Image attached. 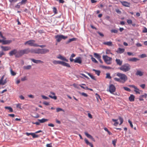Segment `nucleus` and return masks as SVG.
<instances>
[{
    "label": "nucleus",
    "instance_id": "1",
    "mask_svg": "<svg viewBox=\"0 0 147 147\" xmlns=\"http://www.w3.org/2000/svg\"><path fill=\"white\" fill-rule=\"evenodd\" d=\"M131 68V66L128 63H125L122 65L119 69L121 70L126 72L129 70Z\"/></svg>",
    "mask_w": 147,
    "mask_h": 147
},
{
    "label": "nucleus",
    "instance_id": "2",
    "mask_svg": "<svg viewBox=\"0 0 147 147\" xmlns=\"http://www.w3.org/2000/svg\"><path fill=\"white\" fill-rule=\"evenodd\" d=\"M117 76L120 77L121 83H124L127 80V76L124 74L118 73L117 74Z\"/></svg>",
    "mask_w": 147,
    "mask_h": 147
},
{
    "label": "nucleus",
    "instance_id": "3",
    "mask_svg": "<svg viewBox=\"0 0 147 147\" xmlns=\"http://www.w3.org/2000/svg\"><path fill=\"white\" fill-rule=\"evenodd\" d=\"M9 55L10 56L13 55L15 56L16 58H19L20 56H19V51H18L16 49H14L10 51L9 53Z\"/></svg>",
    "mask_w": 147,
    "mask_h": 147
},
{
    "label": "nucleus",
    "instance_id": "4",
    "mask_svg": "<svg viewBox=\"0 0 147 147\" xmlns=\"http://www.w3.org/2000/svg\"><path fill=\"white\" fill-rule=\"evenodd\" d=\"M55 38L57 42H60L63 39L65 40L68 38L67 36H64L62 35H57L55 36Z\"/></svg>",
    "mask_w": 147,
    "mask_h": 147
},
{
    "label": "nucleus",
    "instance_id": "5",
    "mask_svg": "<svg viewBox=\"0 0 147 147\" xmlns=\"http://www.w3.org/2000/svg\"><path fill=\"white\" fill-rule=\"evenodd\" d=\"M31 53V50L29 48L25 49L24 50H20L19 51V56L20 57L22 56L24 54H27L29 53Z\"/></svg>",
    "mask_w": 147,
    "mask_h": 147
},
{
    "label": "nucleus",
    "instance_id": "6",
    "mask_svg": "<svg viewBox=\"0 0 147 147\" xmlns=\"http://www.w3.org/2000/svg\"><path fill=\"white\" fill-rule=\"evenodd\" d=\"M103 58L105 63L107 64H111V61L112 59L111 58L108 57L107 55H103Z\"/></svg>",
    "mask_w": 147,
    "mask_h": 147
},
{
    "label": "nucleus",
    "instance_id": "7",
    "mask_svg": "<svg viewBox=\"0 0 147 147\" xmlns=\"http://www.w3.org/2000/svg\"><path fill=\"white\" fill-rule=\"evenodd\" d=\"M35 42V41L33 40H30L28 41H27L25 42L24 43L25 45H26V44H28L29 45L31 46H34L36 47L37 45V44L35 43L34 42Z\"/></svg>",
    "mask_w": 147,
    "mask_h": 147
},
{
    "label": "nucleus",
    "instance_id": "8",
    "mask_svg": "<svg viewBox=\"0 0 147 147\" xmlns=\"http://www.w3.org/2000/svg\"><path fill=\"white\" fill-rule=\"evenodd\" d=\"M115 90L116 88L113 85L111 84L109 86V90L111 93H113L115 92Z\"/></svg>",
    "mask_w": 147,
    "mask_h": 147
},
{
    "label": "nucleus",
    "instance_id": "9",
    "mask_svg": "<svg viewBox=\"0 0 147 147\" xmlns=\"http://www.w3.org/2000/svg\"><path fill=\"white\" fill-rule=\"evenodd\" d=\"M121 4L123 6L127 7H129L130 6V3L126 1H120Z\"/></svg>",
    "mask_w": 147,
    "mask_h": 147
},
{
    "label": "nucleus",
    "instance_id": "10",
    "mask_svg": "<svg viewBox=\"0 0 147 147\" xmlns=\"http://www.w3.org/2000/svg\"><path fill=\"white\" fill-rule=\"evenodd\" d=\"M31 53H35L38 54H41V49H31Z\"/></svg>",
    "mask_w": 147,
    "mask_h": 147
},
{
    "label": "nucleus",
    "instance_id": "11",
    "mask_svg": "<svg viewBox=\"0 0 147 147\" xmlns=\"http://www.w3.org/2000/svg\"><path fill=\"white\" fill-rule=\"evenodd\" d=\"M0 47L2 49V50L4 51H7L11 49V47L9 46H0Z\"/></svg>",
    "mask_w": 147,
    "mask_h": 147
},
{
    "label": "nucleus",
    "instance_id": "12",
    "mask_svg": "<svg viewBox=\"0 0 147 147\" xmlns=\"http://www.w3.org/2000/svg\"><path fill=\"white\" fill-rule=\"evenodd\" d=\"M74 62L75 63H77L79 64H81L82 63V60L80 57H78L74 59Z\"/></svg>",
    "mask_w": 147,
    "mask_h": 147
},
{
    "label": "nucleus",
    "instance_id": "13",
    "mask_svg": "<svg viewBox=\"0 0 147 147\" xmlns=\"http://www.w3.org/2000/svg\"><path fill=\"white\" fill-rule=\"evenodd\" d=\"M12 42L11 40H2V44L3 45H8L11 43Z\"/></svg>",
    "mask_w": 147,
    "mask_h": 147
},
{
    "label": "nucleus",
    "instance_id": "14",
    "mask_svg": "<svg viewBox=\"0 0 147 147\" xmlns=\"http://www.w3.org/2000/svg\"><path fill=\"white\" fill-rule=\"evenodd\" d=\"M30 59L34 63L36 64L42 63H43V62L42 61L40 60H36L34 59Z\"/></svg>",
    "mask_w": 147,
    "mask_h": 147
},
{
    "label": "nucleus",
    "instance_id": "15",
    "mask_svg": "<svg viewBox=\"0 0 147 147\" xmlns=\"http://www.w3.org/2000/svg\"><path fill=\"white\" fill-rule=\"evenodd\" d=\"M49 50L47 49H41V54H46L49 52Z\"/></svg>",
    "mask_w": 147,
    "mask_h": 147
},
{
    "label": "nucleus",
    "instance_id": "16",
    "mask_svg": "<svg viewBox=\"0 0 147 147\" xmlns=\"http://www.w3.org/2000/svg\"><path fill=\"white\" fill-rule=\"evenodd\" d=\"M115 61L117 65L119 66L121 65L123 63L122 60H121L119 59H116L115 60Z\"/></svg>",
    "mask_w": 147,
    "mask_h": 147
},
{
    "label": "nucleus",
    "instance_id": "17",
    "mask_svg": "<svg viewBox=\"0 0 147 147\" xmlns=\"http://www.w3.org/2000/svg\"><path fill=\"white\" fill-rule=\"evenodd\" d=\"M57 58L58 59H60L62 60L65 61L66 62H68V60L66 59V58L61 56V55H59L57 57Z\"/></svg>",
    "mask_w": 147,
    "mask_h": 147
},
{
    "label": "nucleus",
    "instance_id": "18",
    "mask_svg": "<svg viewBox=\"0 0 147 147\" xmlns=\"http://www.w3.org/2000/svg\"><path fill=\"white\" fill-rule=\"evenodd\" d=\"M128 61H129L136 62L137 61H138L139 59L135 57H133L128 59Z\"/></svg>",
    "mask_w": 147,
    "mask_h": 147
},
{
    "label": "nucleus",
    "instance_id": "19",
    "mask_svg": "<svg viewBox=\"0 0 147 147\" xmlns=\"http://www.w3.org/2000/svg\"><path fill=\"white\" fill-rule=\"evenodd\" d=\"M50 93L51 94H52L54 96H53L52 95H49V97H50L51 98L55 100H56L57 99V97L55 95V94L54 92H50Z\"/></svg>",
    "mask_w": 147,
    "mask_h": 147
},
{
    "label": "nucleus",
    "instance_id": "20",
    "mask_svg": "<svg viewBox=\"0 0 147 147\" xmlns=\"http://www.w3.org/2000/svg\"><path fill=\"white\" fill-rule=\"evenodd\" d=\"M85 134L88 138L91 139L93 141H95L94 138L92 136L89 134L88 133L85 132Z\"/></svg>",
    "mask_w": 147,
    "mask_h": 147
},
{
    "label": "nucleus",
    "instance_id": "21",
    "mask_svg": "<svg viewBox=\"0 0 147 147\" xmlns=\"http://www.w3.org/2000/svg\"><path fill=\"white\" fill-rule=\"evenodd\" d=\"M61 65L63 66H66L68 67H70V66L68 63H66L63 61L61 62Z\"/></svg>",
    "mask_w": 147,
    "mask_h": 147
},
{
    "label": "nucleus",
    "instance_id": "22",
    "mask_svg": "<svg viewBox=\"0 0 147 147\" xmlns=\"http://www.w3.org/2000/svg\"><path fill=\"white\" fill-rule=\"evenodd\" d=\"M134 98L135 96L132 94L130 95L129 98V100L131 102L134 101Z\"/></svg>",
    "mask_w": 147,
    "mask_h": 147
},
{
    "label": "nucleus",
    "instance_id": "23",
    "mask_svg": "<svg viewBox=\"0 0 147 147\" xmlns=\"http://www.w3.org/2000/svg\"><path fill=\"white\" fill-rule=\"evenodd\" d=\"M38 121H39L40 123H42L45 122L47 121H48V119H45L44 118H43L41 119H38Z\"/></svg>",
    "mask_w": 147,
    "mask_h": 147
},
{
    "label": "nucleus",
    "instance_id": "24",
    "mask_svg": "<svg viewBox=\"0 0 147 147\" xmlns=\"http://www.w3.org/2000/svg\"><path fill=\"white\" fill-rule=\"evenodd\" d=\"M76 40V38H70V39H69V40L68 41H67L66 42V44H68L69 43V42H70L72 41Z\"/></svg>",
    "mask_w": 147,
    "mask_h": 147
},
{
    "label": "nucleus",
    "instance_id": "25",
    "mask_svg": "<svg viewBox=\"0 0 147 147\" xmlns=\"http://www.w3.org/2000/svg\"><path fill=\"white\" fill-rule=\"evenodd\" d=\"M137 75H139L140 76H142L143 75V73L141 71H137L136 73Z\"/></svg>",
    "mask_w": 147,
    "mask_h": 147
},
{
    "label": "nucleus",
    "instance_id": "26",
    "mask_svg": "<svg viewBox=\"0 0 147 147\" xmlns=\"http://www.w3.org/2000/svg\"><path fill=\"white\" fill-rule=\"evenodd\" d=\"M32 66L30 65H28L27 66H24L23 67V68L25 69L28 70L31 69Z\"/></svg>",
    "mask_w": 147,
    "mask_h": 147
},
{
    "label": "nucleus",
    "instance_id": "27",
    "mask_svg": "<svg viewBox=\"0 0 147 147\" xmlns=\"http://www.w3.org/2000/svg\"><path fill=\"white\" fill-rule=\"evenodd\" d=\"M103 44L104 45H107L108 46H111L112 45V42L111 41L105 42L103 43Z\"/></svg>",
    "mask_w": 147,
    "mask_h": 147
},
{
    "label": "nucleus",
    "instance_id": "28",
    "mask_svg": "<svg viewBox=\"0 0 147 147\" xmlns=\"http://www.w3.org/2000/svg\"><path fill=\"white\" fill-rule=\"evenodd\" d=\"M61 62L62 61H61L54 60L53 61V63L55 64H60L61 65Z\"/></svg>",
    "mask_w": 147,
    "mask_h": 147
},
{
    "label": "nucleus",
    "instance_id": "29",
    "mask_svg": "<svg viewBox=\"0 0 147 147\" xmlns=\"http://www.w3.org/2000/svg\"><path fill=\"white\" fill-rule=\"evenodd\" d=\"M92 70L95 72V74H97L98 76H99L100 73V71L99 70H97L95 69H93Z\"/></svg>",
    "mask_w": 147,
    "mask_h": 147
},
{
    "label": "nucleus",
    "instance_id": "30",
    "mask_svg": "<svg viewBox=\"0 0 147 147\" xmlns=\"http://www.w3.org/2000/svg\"><path fill=\"white\" fill-rule=\"evenodd\" d=\"M118 50L119 51V53L121 54L123 53L124 52L125 49L119 48H118Z\"/></svg>",
    "mask_w": 147,
    "mask_h": 147
},
{
    "label": "nucleus",
    "instance_id": "31",
    "mask_svg": "<svg viewBox=\"0 0 147 147\" xmlns=\"http://www.w3.org/2000/svg\"><path fill=\"white\" fill-rule=\"evenodd\" d=\"M94 57L97 59H100L101 57V56L98 54L95 53L94 54Z\"/></svg>",
    "mask_w": 147,
    "mask_h": 147
},
{
    "label": "nucleus",
    "instance_id": "32",
    "mask_svg": "<svg viewBox=\"0 0 147 147\" xmlns=\"http://www.w3.org/2000/svg\"><path fill=\"white\" fill-rule=\"evenodd\" d=\"M5 108L6 109H7L9 110L10 112H11L13 111V109L10 107H5Z\"/></svg>",
    "mask_w": 147,
    "mask_h": 147
},
{
    "label": "nucleus",
    "instance_id": "33",
    "mask_svg": "<svg viewBox=\"0 0 147 147\" xmlns=\"http://www.w3.org/2000/svg\"><path fill=\"white\" fill-rule=\"evenodd\" d=\"M10 71L11 75L12 76H14L16 74V73L13 71L12 68H10Z\"/></svg>",
    "mask_w": 147,
    "mask_h": 147
},
{
    "label": "nucleus",
    "instance_id": "34",
    "mask_svg": "<svg viewBox=\"0 0 147 147\" xmlns=\"http://www.w3.org/2000/svg\"><path fill=\"white\" fill-rule=\"evenodd\" d=\"M100 67H102V68L105 69H111V67L109 66H106L104 65H102L100 66Z\"/></svg>",
    "mask_w": 147,
    "mask_h": 147
},
{
    "label": "nucleus",
    "instance_id": "35",
    "mask_svg": "<svg viewBox=\"0 0 147 147\" xmlns=\"http://www.w3.org/2000/svg\"><path fill=\"white\" fill-rule=\"evenodd\" d=\"M27 0H22L21 2L19 3L20 5H22V4H25L27 1Z\"/></svg>",
    "mask_w": 147,
    "mask_h": 147
},
{
    "label": "nucleus",
    "instance_id": "36",
    "mask_svg": "<svg viewBox=\"0 0 147 147\" xmlns=\"http://www.w3.org/2000/svg\"><path fill=\"white\" fill-rule=\"evenodd\" d=\"M87 74L92 79H93L94 80H96V79L95 78V77L93 75H91L90 73H87Z\"/></svg>",
    "mask_w": 147,
    "mask_h": 147
},
{
    "label": "nucleus",
    "instance_id": "37",
    "mask_svg": "<svg viewBox=\"0 0 147 147\" xmlns=\"http://www.w3.org/2000/svg\"><path fill=\"white\" fill-rule=\"evenodd\" d=\"M84 141H85L86 143L87 144L89 145L90 146L92 144L89 142L87 139L86 138H85L84 139Z\"/></svg>",
    "mask_w": 147,
    "mask_h": 147
},
{
    "label": "nucleus",
    "instance_id": "38",
    "mask_svg": "<svg viewBox=\"0 0 147 147\" xmlns=\"http://www.w3.org/2000/svg\"><path fill=\"white\" fill-rule=\"evenodd\" d=\"M104 129L105 131H106L107 132V133H108V134H109V135H112V134L111 133L110 131H109L108 130V129L107 128H106V127Z\"/></svg>",
    "mask_w": 147,
    "mask_h": 147
},
{
    "label": "nucleus",
    "instance_id": "39",
    "mask_svg": "<svg viewBox=\"0 0 147 147\" xmlns=\"http://www.w3.org/2000/svg\"><path fill=\"white\" fill-rule=\"evenodd\" d=\"M79 93L80 94L82 95V96H83L85 97H87L88 96V95L86 93H85L84 92L81 93L80 92Z\"/></svg>",
    "mask_w": 147,
    "mask_h": 147
},
{
    "label": "nucleus",
    "instance_id": "40",
    "mask_svg": "<svg viewBox=\"0 0 147 147\" xmlns=\"http://www.w3.org/2000/svg\"><path fill=\"white\" fill-rule=\"evenodd\" d=\"M119 121H120V123L119 124V125H121L123 123V119L122 118H121V117H119Z\"/></svg>",
    "mask_w": 147,
    "mask_h": 147
},
{
    "label": "nucleus",
    "instance_id": "41",
    "mask_svg": "<svg viewBox=\"0 0 147 147\" xmlns=\"http://www.w3.org/2000/svg\"><path fill=\"white\" fill-rule=\"evenodd\" d=\"M106 78H109V79H111V77L110 76V74L109 73L106 74Z\"/></svg>",
    "mask_w": 147,
    "mask_h": 147
},
{
    "label": "nucleus",
    "instance_id": "42",
    "mask_svg": "<svg viewBox=\"0 0 147 147\" xmlns=\"http://www.w3.org/2000/svg\"><path fill=\"white\" fill-rule=\"evenodd\" d=\"M129 86L130 87H131L132 88H134L135 90H139V89L137 88V87L135 86L134 85H130Z\"/></svg>",
    "mask_w": 147,
    "mask_h": 147
},
{
    "label": "nucleus",
    "instance_id": "43",
    "mask_svg": "<svg viewBox=\"0 0 147 147\" xmlns=\"http://www.w3.org/2000/svg\"><path fill=\"white\" fill-rule=\"evenodd\" d=\"M111 33H117L118 32V30L115 29H112L111 31Z\"/></svg>",
    "mask_w": 147,
    "mask_h": 147
},
{
    "label": "nucleus",
    "instance_id": "44",
    "mask_svg": "<svg viewBox=\"0 0 147 147\" xmlns=\"http://www.w3.org/2000/svg\"><path fill=\"white\" fill-rule=\"evenodd\" d=\"M117 141V139H115L112 141V144L114 146H116V143Z\"/></svg>",
    "mask_w": 147,
    "mask_h": 147
},
{
    "label": "nucleus",
    "instance_id": "45",
    "mask_svg": "<svg viewBox=\"0 0 147 147\" xmlns=\"http://www.w3.org/2000/svg\"><path fill=\"white\" fill-rule=\"evenodd\" d=\"M56 111H57V112H59L60 111H63V112L64 111V110L63 109H62L61 108H57Z\"/></svg>",
    "mask_w": 147,
    "mask_h": 147
},
{
    "label": "nucleus",
    "instance_id": "46",
    "mask_svg": "<svg viewBox=\"0 0 147 147\" xmlns=\"http://www.w3.org/2000/svg\"><path fill=\"white\" fill-rule=\"evenodd\" d=\"M53 11L55 14H57V10L56 8L55 7H53Z\"/></svg>",
    "mask_w": 147,
    "mask_h": 147
},
{
    "label": "nucleus",
    "instance_id": "47",
    "mask_svg": "<svg viewBox=\"0 0 147 147\" xmlns=\"http://www.w3.org/2000/svg\"><path fill=\"white\" fill-rule=\"evenodd\" d=\"M114 80L115 81L118 82L120 83H121V80L120 79V78H114Z\"/></svg>",
    "mask_w": 147,
    "mask_h": 147
},
{
    "label": "nucleus",
    "instance_id": "48",
    "mask_svg": "<svg viewBox=\"0 0 147 147\" xmlns=\"http://www.w3.org/2000/svg\"><path fill=\"white\" fill-rule=\"evenodd\" d=\"M91 59L92 61L95 63H98V62L97 61V60L94 57H92L91 58Z\"/></svg>",
    "mask_w": 147,
    "mask_h": 147
},
{
    "label": "nucleus",
    "instance_id": "49",
    "mask_svg": "<svg viewBox=\"0 0 147 147\" xmlns=\"http://www.w3.org/2000/svg\"><path fill=\"white\" fill-rule=\"evenodd\" d=\"M32 134V136L34 138H38L39 137V136L38 135H36L34 133H33V134Z\"/></svg>",
    "mask_w": 147,
    "mask_h": 147
},
{
    "label": "nucleus",
    "instance_id": "50",
    "mask_svg": "<svg viewBox=\"0 0 147 147\" xmlns=\"http://www.w3.org/2000/svg\"><path fill=\"white\" fill-rule=\"evenodd\" d=\"M146 57V55L145 54H143L140 55V57L141 58H144Z\"/></svg>",
    "mask_w": 147,
    "mask_h": 147
},
{
    "label": "nucleus",
    "instance_id": "51",
    "mask_svg": "<svg viewBox=\"0 0 147 147\" xmlns=\"http://www.w3.org/2000/svg\"><path fill=\"white\" fill-rule=\"evenodd\" d=\"M79 86L82 88L85 89V90H87L88 89V88L87 86L86 87H84L82 86L81 85H80Z\"/></svg>",
    "mask_w": 147,
    "mask_h": 147
},
{
    "label": "nucleus",
    "instance_id": "52",
    "mask_svg": "<svg viewBox=\"0 0 147 147\" xmlns=\"http://www.w3.org/2000/svg\"><path fill=\"white\" fill-rule=\"evenodd\" d=\"M123 88L125 90L129 92L130 91V89L127 87H123Z\"/></svg>",
    "mask_w": 147,
    "mask_h": 147
},
{
    "label": "nucleus",
    "instance_id": "53",
    "mask_svg": "<svg viewBox=\"0 0 147 147\" xmlns=\"http://www.w3.org/2000/svg\"><path fill=\"white\" fill-rule=\"evenodd\" d=\"M41 96L43 99L45 100H47L49 99V98L43 95H42Z\"/></svg>",
    "mask_w": 147,
    "mask_h": 147
},
{
    "label": "nucleus",
    "instance_id": "54",
    "mask_svg": "<svg viewBox=\"0 0 147 147\" xmlns=\"http://www.w3.org/2000/svg\"><path fill=\"white\" fill-rule=\"evenodd\" d=\"M128 122L129 123L130 126L131 128H133V125L132 124V123L131 121L129 120V119L128 120Z\"/></svg>",
    "mask_w": 147,
    "mask_h": 147
},
{
    "label": "nucleus",
    "instance_id": "55",
    "mask_svg": "<svg viewBox=\"0 0 147 147\" xmlns=\"http://www.w3.org/2000/svg\"><path fill=\"white\" fill-rule=\"evenodd\" d=\"M21 104H20V103L18 104H17V105H16V107H17L18 108H19L20 109H22V108H21Z\"/></svg>",
    "mask_w": 147,
    "mask_h": 147
},
{
    "label": "nucleus",
    "instance_id": "56",
    "mask_svg": "<svg viewBox=\"0 0 147 147\" xmlns=\"http://www.w3.org/2000/svg\"><path fill=\"white\" fill-rule=\"evenodd\" d=\"M96 98L98 101L99 98L100 99V100H101V99L100 98V96L99 95H98L97 93H96Z\"/></svg>",
    "mask_w": 147,
    "mask_h": 147
},
{
    "label": "nucleus",
    "instance_id": "57",
    "mask_svg": "<svg viewBox=\"0 0 147 147\" xmlns=\"http://www.w3.org/2000/svg\"><path fill=\"white\" fill-rule=\"evenodd\" d=\"M127 54L129 56H134V54H133V53L130 52H127Z\"/></svg>",
    "mask_w": 147,
    "mask_h": 147
},
{
    "label": "nucleus",
    "instance_id": "58",
    "mask_svg": "<svg viewBox=\"0 0 147 147\" xmlns=\"http://www.w3.org/2000/svg\"><path fill=\"white\" fill-rule=\"evenodd\" d=\"M5 55V53L3 51L0 52V58L3 55Z\"/></svg>",
    "mask_w": 147,
    "mask_h": 147
},
{
    "label": "nucleus",
    "instance_id": "59",
    "mask_svg": "<svg viewBox=\"0 0 147 147\" xmlns=\"http://www.w3.org/2000/svg\"><path fill=\"white\" fill-rule=\"evenodd\" d=\"M127 22L128 24H131L132 23V21L131 20H127Z\"/></svg>",
    "mask_w": 147,
    "mask_h": 147
},
{
    "label": "nucleus",
    "instance_id": "60",
    "mask_svg": "<svg viewBox=\"0 0 147 147\" xmlns=\"http://www.w3.org/2000/svg\"><path fill=\"white\" fill-rule=\"evenodd\" d=\"M27 80L26 77V76H25L23 78H22L21 79V80L22 81H24L25 80Z\"/></svg>",
    "mask_w": 147,
    "mask_h": 147
},
{
    "label": "nucleus",
    "instance_id": "61",
    "mask_svg": "<svg viewBox=\"0 0 147 147\" xmlns=\"http://www.w3.org/2000/svg\"><path fill=\"white\" fill-rule=\"evenodd\" d=\"M7 81H6V79H5L4 81L3 80V81L2 82V85H5L7 83Z\"/></svg>",
    "mask_w": 147,
    "mask_h": 147
},
{
    "label": "nucleus",
    "instance_id": "62",
    "mask_svg": "<svg viewBox=\"0 0 147 147\" xmlns=\"http://www.w3.org/2000/svg\"><path fill=\"white\" fill-rule=\"evenodd\" d=\"M43 104L44 105H47V106H48L49 105V102H46V101H44V102H43Z\"/></svg>",
    "mask_w": 147,
    "mask_h": 147
},
{
    "label": "nucleus",
    "instance_id": "63",
    "mask_svg": "<svg viewBox=\"0 0 147 147\" xmlns=\"http://www.w3.org/2000/svg\"><path fill=\"white\" fill-rule=\"evenodd\" d=\"M136 46L137 47H142V45L140 43H137L136 44Z\"/></svg>",
    "mask_w": 147,
    "mask_h": 147
},
{
    "label": "nucleus",
    "instance_id": "64",
    "mask_svg": "<svg viewBox=\"0 0 147 147\" xmlns=\"http://www.w3.org/2000/svg\"><path fill=\"white\" fill-rule=\"evenodd\" d=\"M142 32L143 33H146L147 32V28H146V27H145L144 29L143 30Z\"/></svg>",
    "mask_w": 147,
    "mask_h": 147
}]
</instances>
